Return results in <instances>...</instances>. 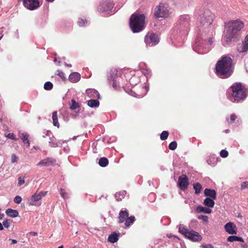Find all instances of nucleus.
I'll use <instances>...</instances> for the list:
<instances>
[{
    "mask_svg": "<svg viewBox=\"0 0 248 248\" xmlns=\"http://www.w3.org/2000/svg\"><path fill=\"white\" fill-rule=\"evenodd\" d=\"M244 23L240 19L232 20L227 25L225 40L228 43L237 41L240 37V31L244 28Z\"/></svg>",
    "mask_w": 248,
    "mask_h": 248,
    "instance_id": "nucleus-1",
    "label": "nucleus"
},
{
    "mask_svg": "<svg viewBox=\"0 0 248 248\" xmlns=\"http://www.w3.org/2000/svg\"><path fill=\"white\" fill-rule=\"evenodd\" d=\"M216 73L221 78H227L232 72V60L230 57H224L218 61L216 66Z\"/></svg>",
    "mask_w": 248,
    "mask_h": 248,
    "instance_id": "nucleus-2",
    "label": "nucleus"
},
{
    "mask_svg": "<svg viewBox=\"0 0 248 248\" xmlns=\"http://www.w3.org/2000/svg\"><path fill=\"white\" fill-rule=\"evenodd\" d=\"M145 16L143 15L133 14L130 19V27L133 32H139L144 28Z\"/></svg>",
    "mask_w": 248,
    "mask_h": 248,
    "instance_id": "nucleus-3",
    "label": "nucleus"
},
{
    "mask_svg": "<svg viewBox=\"0 0 248 248\" xmlns=\"http://www.w3.org/2000/svg\"><path fill=\"white\" fill-rule=\"evenodd\" d=\"M231 88L232 91V96L235 101L242 100L247 96V89L241 83L233 84Z\"/></svg>",
    "mask_w": 248,
    "mask_h": 248,
    "instance_id": "nucleus-4",
    "label": "nucleus"
},
{
    "mask_svg": "<svg viewBox=\"0 0 248 248\" xmlns=\"http://www.w3.org/2000/svg\"><path fill=\"white\" fill-rule=\"evenodd\" d=\"M215 18L214 13L210 10L205 8L202 12V26L204 30L211 27Z\"/></svg>",
    "mask_w": 248,
    "mask_h": 248,
    "instance_id": "nucleus-5",
    "label": "nucleus"
},
{
    "mask_svg": "<svg viewBox=\"0 0 248 248\" xmlns=\"http://www.w3.org/2000/svg\"><path fill=\"white\" fill-rule=\"evenodd\" d=\"M179 232L181 234H184L186 237L194 242L201 241L202 239L201 235L197 232L194 231H189L185 227H180Z\"/></svg>",
    "mask_w": 248,
    "mask_h": 248,
    "instance_id": "nucleus-6",
    "label": "nucleus"
},
{
    "mask_svg": "<svg viewBox=\"0 0 248 248\" xmlns=\"http://www.w3.org/2000/svg\"><path fill=\"white\" fill-rule=\"evenodd\" d=\"M168 6L163 3H160L155 10L154 15L156 18L167 17L169 16V11Z\"/></svg>",
    "mask_w": 248,
    "mask_h": 248,
    "instance_id": "nucleus-7",
    "label": "nucleus"
},
{
    "mask_svg": "<svg viewBox=\"0 0 248 248\" xmlns=\"http://www.w3.org/2000/svg\"><path fill=\"white\" fill-rule=\"evenodd\" d=\"M144 41L147 46H153L158 44L159 39L158 36L155 33L149 32L145 36Z\"/></svg>",
    "mask_w": 248,
    "mask_h": 248,
    "instance_id": "nucleus-8",
    "label": "nucleus"
},
{
    "mask_svg": "<svg viewBox=\"0 0 248 248\" xmlns=\"http://www.w3.org/2000/svg\"><path fill=\"white\" fill-rule=\"evenodd\" d=\"M23 4L30 10H34L40 6L38 0H23Z\"/></svg>",
    "mask_w": 248,
    "mask_h": 248,
    "instance_id": "nucleus-9",
    "label": "nucleus"
},
{
    "mask_svg": "<svg viewBox=\"0 0 248 248\" xmlns=\"http://www.w3.org/2000/svg\"><path fill=\"white\" fill-rule=\"evenodd\" d=\"M178 185L181 190H185L189 185L188 178L185 174H182L178 178Z\"/></svg>",
    "mask_w": 248,
    "mask_h": 248,
    "instance_id": "nucleus-10",
    "label": "nucleus"
},
{
    "mask_svg": "<svg viewBox=\"0 0 248 248\" xmlns=\"http://www.w3.org/2000/svg\"><path fill=\"white\" fill-rule=\"evenodd\" d=\"M56 164V160L53 157H47L45 159L41 160L37 166L41 167H48L54 166Z\"/></svg>",
    "mask_w": 248,
    "mask_h": 248,
    "instance_id": "nucleus-11",
    "label": "nucleus"
},
{
    "mask_svg": "<svg viewBox=\"0 0 248 248\" xmlns=\"http://www.w3.org/2000/svg\"><path fill=\"white\" fill-rule=\"evenodd\" d=\"M113 4L109 0H103L99 5L98 9L103 12L111 10Z\"/></svg>",
    "mask_w": 248,
    "mask_h": 248,
    "instance_id": "nucleus-12",
    "label": "nucleus"
},
{
    "mask_svg": "<svg viewBox=\"0 0 248 248\" xmlns=\"http://www.w3.org/2000/svg\"><path fill=\"white\" fill-rule=\"evenodd\" d=\"M47 192H40L39 193H35L34 195L32 196L31 198V201L29 202L30 205H36V204L35 203L36 202L41 200L44 197L46 196Z\"/></svg>",
    "mask_w": 248,
    "mask_h": 248,
    "instance_id": "nucleus-13",
    "label": "nucleus"
},
{
    "mask_svg": "<svg viewBox=\"0 0 248 248\" xmlns=\"http://www.w3.org/2000/svg\"><path fill=\"white\" fill-rule=\"evenodd\" d=\"M237 49L240 53L246 52L248 51V34L246 36L242 43L238 45Z\"/></svg>",
    "mask_w": 248,
    "mask_h": 248,
    "instance_id": "nucleus-14",
    "label": "nucleus"
},
{
    "mask_svg": "<svg viewBox=\"0 0 248 248\" xmlns=\"http://www.w3.org/2000/svg\"><path fill=\"white\" fill-rule=\"evenodd\" d=\"M224 229L230 234H236L237 233V228L236 225L232 222L227 223L224 225Z\"/></svg>",
    "mask_w": 248,
    "mask_h": 248,
    "instance_id": "nucleus-15",
    "label": "nucleus"
},
{
    "mask_svg": "<svg viewBox=\"0 0 248 248\" xmlns=\"http://www.w3.org/2000/svg\"><path fill=\"white\" fill-rule=\"evenodd\" d=\"M190 17L188 15H185L180 16L179 24L182 27L187 28L189 24Z\"/></svg>",
    "mask_w": 248,
    "mask_h": 248,
    "instance_id": "nucleus-16",
    "label": "nucleus"
},
{
    "mask_svg": "<svg viewBox=\"0 0 248 248\" xmlns=\"http://www.w3.org/2000/svg\"><path fill=\"white\" fill-rule=\"evenodd\" d=\"M203 193H204L205 196L206 197V198H212L213 199H216V192L215 190L206 188L203 191Z\"/></svg>",
    "mask_w": 248,
    "mask_h": 248,
    "instance_id": "nucleus-17",
    "label": "nucleus"
},
{
    "mask_svg": "<svg viewBox=\"0 0 248 248\" xmlns=\"http://www.w3.org/2000/svg\"><path fill=\"white\" fill-rule=\"evenodd\" d=\"M18 137L20 138L21 140L23 142H24V144H27V147L30 146V141H29V140L28 139L29 137V135L24 132H22L21 131H19L18 134Z\"/></svg>",
    "mask_w": 248,
    "mask_h": 248,
    "instance_id": "nucleus-18",
    "label": "nucleus"
},
{
    "mask_svg": "<svg viewBox=\"0 0 248 248\" xmlns=\"http://www.w3.org/2000/svg\"><path fill=\"white\" fill-rule=\"evenodd\" d=\"M80 79V75L78 73L73 72L69 76V80L72 83H76Z\"/></svg>",
    "mask_w": 248,
    "mask_h": 248,
    "instance_id": "nucleus-19",
    "label": "nucleus"
},
{
    "mask_svg": "<svg viewBox=\"0 0 248 248\" xmlns=\"http://www.w3.org/2000/svg\"><path fill=\"white\" fill-rule=\"evenodd\" d=\"M118 73V70L115 68H112L108 75L107 76L108 80L111 81V80L115 79Z\"/></svg>",
    "mask_w": 248,
    "mask_h": 248,
    "instance_id": "nucleus-20",
    "label": "nucleus"
},
{
    "mask_svg": "<svg viewBox=\"0 0 248 248\" xmlns=\"http://www.w3.org/2000/svg\"><path fill=\"white\" fill-rule=\"evenodd\" d=\"M128 217V214L126 210L124 211H121L120 212H119V223H123L124 222L125 220L127 219V218Z\"/></svg>",
    "mask_w": 248,
    "mask_h": 248,
    "instance_id": "nucleus-21",
    "label": "nucleus"
},
{
    "mask_svg": "<svg viewBox=\"0 0 248 248\" xmlns=\"http://www.w3.org/2000/svg\"><path fill=\"white\" fill-rule=\"evenodd\" d=\"M193 50L198 53L201 54L202 51V46L200 39L197 38L193 46Z\"/></svg>",
    "mask_w": 248,
    "mask_h": 248,
    "instance_id": "nucleus-22",
    "label": "nucleus"
},
{
    "mask_svg": "<svg viewBox=\"0 0 248 248\" xmlns=\"http://www.w3.org/2000/svg\"><path fill=\"white\" fill-rule=\"evenodd\" d=\"M86 93L89 97L99 98V93L94 89H88L86 90Z\"/></svg>",
    "mask_w": 248,
    "mask_h": 248,
    "instance_id": "nucleus-23",
    "label": "nucleus"
},
{
    "mask_svg": "<svg viewBox=\"0 0 248 248\" xmlns=\"http://www.w3.org/2000/svg\"><path fill=\"white\" fill-rule=\"evenodd\" d=\"M5 214L8 216L12 217H16L18 216V212L17 211L12 208H8L6 209L5 211Z\"/></svg>",
    "mask_w": 248,
    "mask_h": 248,
    "instance_id": "nucleus-24",
    "label": "nucleus"
},
{
    "mask_svg": "<svg viewBox=\"0 0 248 248\" xmlns=\"http://www.w3.org/2000/svg\"><path fill=\"white\" fill-rule=\"evenodd\" d=\"M215 200L211 198H206L203 200V204L207 207H214L215 204L214 201Z\"/></svg>",
    "mask_w": 248,
    "mask_h": 248,
    "instance_id": "nucleus-25",
    "label": "nucleus"
},
{
    "mask_svg": "<svg viewBox=\"0 0 248 248\" xmlns=\"http://www.w3.org/2000/svg\"><path fill=\"white\" fill-rule=\"evenodd\" d=\"M135 221V217L134 216H130L128 217L126 220L124 221V225L123 227L124 228H126L130 226L131 224H133Z\"/></svg>",
    "mask_w": 248,
    "mask_h": 248,
    "instance_id": "nucleus-26",
    "label": "nucleus"
},
{
    "mask_svg": "<svg viewBox=\"0 0 248 248\" xmlns=\"http://www.w3.org/2000/svg\"><path fill=\"white\" fill-rule=\"evenodd\" d=\"M119 234L113 232L109 235L108 237V241L110 243H116L118 240Z\"/></svg>",
    "mask_w": 248,
    "mask_h": 248,
    "instance_id": "nucleus-27",
    "label": "nucleus"
},
{
    "mask_svg": "<svg viewBox=\"0 0 248 248\" xmlns=\"http://www.w3.org/2000/svg\"><path fill=\"white\" fill-rule=\"evenodd\" d=\"M227 241L230 242L238 241L240 242H243V238L235 235H231L228 237Z\"/></svg>",
    "mask_w": 248,
    "mask_h": 248,
    "instance_id": "nucleus-28",
    "label": "nucleus"
},
{
    "mask_svg": "<svg viewBox=\"0 0 248 248\" xmlns=\"http://www.w3.org/2000/svg\"><path fill=\"white\" fill-rule=\"evenodd\" d=\"M208 164L214 166L217 163V158L214 156H210L207 160Z\"/></svg>",
    "mask_w": 248,
    "mask_h": 248,
    "instance_id": "nucleus-29",
    "label": "nucleus"
},
{
    "mask_svg": "<svg viewBox=\"0 0 248 248\" xmlns=\"http://www.w3.org/2000/svg\"><path fill=\"white\" fill-rule=\"evenodd\" d=\"M98 164L101 167H105L108 164V160L105 157H102L98 160Z\"/></svg>",
    "mask_w": 248,
    "mask_h": 248,
    "instance_id": "nucleus-30",
    "label": "nucleus"
},
{
    "mask_svg": "<svg viewBox=\"0 0 248 248\" xmlns=\"http://www.w3.org/2000/svg\"><path fill=\"white\" fill-rule=\"evenodd\" d=\"M88 105L91 107H97L99 105V102L96 99H91L88 101Z\"/></svg>",
    "mask_w": 248,
    "mask_h": 248,
    "instance_id": "nucleus-31",
    "label": "nucleus"
},
{
    "mask_svg": "<svg viewBox=\"0 0 248 248\" xmlns=\"http://www.w3.org/2000/svg\"><path fill=\"white\" fill-rule=\"evenodd\" d=\"M70 105V108L72 110H75L77 108H78L80 107L79 103L77 102L74 99L71 100Z\"/></svg>",
    "mask_w": 248,
    "mask_h": 248,
    "instance_id": "nucleus-32",
    "label": "nucleus"
},
{
    "mask_svg": "<svg viewBox=\"0 0 248 248\" xmlns=\"http://www.w3.org/2000/svg\"><path fill=\"white\" fill-rule=\"evenodd\" d=\"M194 189L195 190V193L196 194H199L200 193V190L202 189V186L200 184L197 183L196 185H194Z\"/></svg>",
    "mask_w": 248,
    "mask_h": 248,
    "instance_id": "nucleus-33",
    "label": "nucleus"
},
{
    "mask_svg": "<svg viewBox=\"0 0 248 248\" xmlns=\"http://www.w3.org/2000/svg\"><path fill=\"white\" fill-rule=\"evenodd\" d=\"M52 118L53 120V124H59L57 111H54L52 113Z\"/></svg>",
    "mask_w": 248,
    "mask_h": 248,
    "instance_id": "nucleus-34",
    "label": "nucleus"
},
{
    "mask_svg": "<svg viewBox=\"0 0 248 248\" xmlns=\"http://www.w3.org/2000/svg\"><path fill=\"white\" fill-rule=\"evenodd\" d=\"M169 136V132L168 131H163L160 134V139L162 140H164L167 139Z\"/></svg>",
    "mask_w": 248,
    "mask_h": 248,
    "instance_id": "nucleus-35",
    "label": "nucleus"
},
{
    "mask_svg": "<svg viewBox=\"0 0 248 248\" xmlns=\"http://www.w3.org/2000/svg\"><path fill=\"white\" fill-rule=\"evenodd\" d=\"M44 89L46 90H50L53 88V84L49 81L46 82L44 84Z\"/></svg>",
    "mask_w": 248,
    "mask_h": 248,
    "instance_id": "nucleus-36",
    "label": "nucleus"
},
{
    "mask_svg": "<svg viewBox=\"0 0 248 248\" xmlns=\"http://www.w3.org/2000/svg\"><path fill=\"white\" fill-rule=\"evenodd\" d=\"M60 195L63 199H66L68 198V193L65 192V190L63 188H60Z\"/></svg>",
    "mask_w": 248,
    "mask_h": 248,
    "instance_id": "nucleus-37",
    "label": "nucleus"
},
{
    "mask_svg": "<svg viewBox=\"0 0 248 248\" xmlns=\"http://www.w3.org/2000/svg\"><path fill=\"white\" fill-rule=\"evenodd\" d=\"M177 142L176 141H172L169 145V148L170 150H174V149H176L177 148Z\"/></svg>",
    "mask_w": 248,
    "mask_h": 248,
    "instance_id": "nucleus-38",
    "label": "nucleus"
},
{
    "mask_svg": "<svg viewBox=\"0 0 248 248\" xmlns=\"http://www.w3.org/2000/svg\"><path fill=\"white\" fill-rule=\"evenodd\" d=\"M212 207H202V213L205 214H210L212 212V210L211 208Z\"/></svg>",
    "mask_w": 248,
    "mask_h": 248,
    "instance_id": "nucleus-39",
    "label": "nucleus"
},
{
    "mask_svg": "<svg viewBox=\"0 0 248 248\" xmlns=\"http://www.w3.org/2000/svg\"><path fill=\"white\" fill-rule=\"evenodd\" d=\"M5 137L9 138V139L13 140L15 141L17 140V139L16 138V136L15 135H14V133H9L7 135H5Z\"/></svg>",
    "mask_w": 248,
    "mask_h": 248,
    "instance_id": "nucleus-40",
    "label": "nucleus"
},
{
    "mask_svg": "<svg viewBox=\"0 0 248 248\" xmlns=\"http://www.w3.org/2000/svg\"><path fill=\"white\" fill-rule=\"evenodd\" d=\"M220 156L223 158L227 157L228 156V152L226 150L223 149L220 151Z\"/></svg>",
    "mask_w": 248,
    "mask_h": 248,
    "instance_id": "nucleus-41",
    "label": "nucleus"
},
{
    "mask_svg": "<svg viewBox=\"0 0 248 248\" xmlns=\"http://www.w3.org/2000/svg\"><path fill=\"white\" fill-rule=\"evenodd\" d=\"M237 118V116L234 114H232V115H231L230 116V120H228V123H235V120Z\"/></svg>",
    "mask_w": 248,
    "mask_h": 248,
    "instance_id": "nucleus-42",
    "label": "nucleus"
},
{
    "mask_svg": "<svg viewBox=\"0 0 248 248\" xmlns=\"http://www.w3.org/2000/svg\"><path fill=\"white\" fill-rule=\"evenodd\" d=\"M22 201V198L20 196H16L14 198V202L16 203V204H19Z\"/></svg>",
    "mask_w": 248,
    "mask_h": 248,
    "instance_id": "nucleus-43",
    "label": "nucleus"
},
{
    "mask_svg": "<svg viewBox=\"0 0 248 248\" xmlns=\"http://www.w3.org/2000/svg\"><path fill=\"white\" fill-rule=\"evenodd\" d=\"M247 188H248V182L246 181L241 184L240 187L241 190H243Z\"/></svg>",
    "mask_w": 248,
    "mask_h": 248,
    "instance_id": "nucleus-44",
    "label": "nucleus"
},
{
    "mask_svg": "<svg viewBox=\"0 0 248 248\" xmlns=\"http://www.w3.org/2000/svg\"><path fill=\"white\" fill-rule=\"evenodd\" d=\"M10 221L8 219H5L3 221V225L5 228H9L10 226Z\"/></svg>",
    "mask_w": 248,
    "mask_h": 248,
    "instance_id": "nucleus-45",
    "label": "nucleus"
},
{
    "mask_svg": "<svg viewBox=\"0 0 248 248\" xmlns=\"http://www.w3.org/2000/svg\"><path fill=\"white\" fill-rule=\"evenodd\" d=\"M58 75L62 79L64 80L65 79V77L64 76V74L63 72L61 71H58Z\"/></svg>",
    "mask_w": 248,
    "mask_h": 248,
    "instance_id": "nucleus-46",
    "label": "nucleus"
},
{
    "mask_svg": "<svg viewBox=\"0 0 248 248\" xmlns=\"http://www.w3.org/2000/svg\"><path fill=\"white\" fill-rule=\"evenodd\" d=\"M25 183V180L24 178L20 177L18 178V185L21 186Z\"/></svg>",
    "mask_w": 248,
    "mask_h": 248,
    "instance_id": "nucleus-47",
    "label": "nucleus"
},
{
    "mask_svg": "<svg viewBox=\"0 0 248 248\" xmlns=\"http://www.w3.org/2000/svg\"><path fill=\"white\" fill-rule=\"evenodd\" d=\"M17 156L16 155L13 154L12 155V162L13 163H16L17 161Z\"/></svg>",
    "mask_w": 248,
    "mask_h": 248,
    "instance_id": "nucleus-48",
    "label": "nucleus"
},
{
    "mask_svg": "<svg viewBox=\"0 0 248 248\" xmlns=\"http://www.w3.org/2000/svg\"><path fill=\"white\" fill-rule=\"evenodd\" d=\"M86 21V20H84L83 19H80L78 21V24L80 26H82L84 25L85 22Z\"/></svg>",
    "mask_w": 248,
    "mask_h": 248,
    "instance_id": "nucleus-49",
    "label": "nucleus"
},
{
    "mask_svg": "<svg viewBox=\"0 0 248 248\" xmlns=\"http://www.w3.org/2000/svg\"><path fill=\"white\" fill-rule=\"evenodd\" d=\"M195 212L197 213H202V205H199L196 208H195Z\"/></svg>",
    "mask_w": 248,
    "mask_h": 248,
    "instance_id": "nucleus-50",
    "label": "nucleus"
},
{
    "mask_svg": "<svg viewBox=\"0 0 248 248\" xmlns=\"http://www.w3.org/2000/svg\"><path fill=\"white\" fill-rule=\"evenodd\" d=\"M202 248H214V246H213L211 244H207L205 245H202Z\"/></svg>",
    "mask_w": 248,
    "mask_h": 248,
    "instance_id": "nucleus-51",
    "label": "nucleus"
},
{
    "mask_svg": "<svg viewBox=\"0 0 248 248\" xmlns=\"http://www.w3.org/2000/svg\"><path fill=\"white\" fill-rule=\"evenodd\" d=\"M202 221L205 222L206 223L208 222V217L202 216Z\"/></svg>",
    "mask_w": 248,
    "mask_h": 248,
    "instance_id": "nucleus-52",
    "label": "nucleus"
},
{
    "mask_svg": "<svg viewBox=\"0 0 248 248\" xmlns=\"http://www.w3.org/2000/svg\"><path fill=\"white\" fill-rule=\"evenodd\" d=\"M112 80V87L116 89L117 87V83L115 79Z\"/></svg>",
    "mask_w": 248,
    "mask_h": 248,
    "instance_id": "nucleus-53",
    "label": "nucleus"
},
{
    "mask_svg": "<svg viewBox=\"0 0 248 248\" xmlns=\"http://www.w3.org/2000/svg\"><path fill=\"white\" fill-rule=\"evenodd\" d=\"M49 146L51 147H55L57 146V144L53 142H49Z\"/></svg>",
    "mask_w": 248,
    "mask_h": 248,
    "instance_id": "nucleus-54",
    "label": "nucleus"
},
{
    "mask_svg": "<svg viewBox=\"0 0 248 248\" xmlns=\"http://www.w3.org/2000/svg\"><path fill=\"white\" fill-rule=\"evenodd\" d=\"M29 233H30V234L33 235H34V236H35V235H37V233L36 232H29Z\"/></svg>",
    "mask_w": 248,
    "mask_h": 248,
    "instance_id": "nucleus-55",
    "label": "nucleus"
},
{
    "mask_svg": "<svg viewBox=\"0 0 248 248\" xmlns=\"http://www.w3.org/2000/svg\"><path fill=\"white\" fill-rule=\"evenodd\" d=\"M212 39L211 38H210L208 41V44L209 45H211L212 44Z\"/></svg>",
    "mask_w": 248,
    "mask_h": 248,
    "instance_id": "nucleus-56",
    "label": "nucleus"
},
{
    "mask_svg": "<svg viewBox=\"0 0 248 248\" xmlns=\"http://www.w3.org/2000/svg\"><path fill=\"white\" fill-rule=\"evenodd\" d=\"M4 229L3 225L0 222V231H2Z\"/></svg>",
    "mask_w": 248,
    "mask_h": 248,
    "instance_id": "nucleus-57",
    "label": "nucleus"
},
{
    "mask_svg": "<svg viewBox=\"0 0 248 248\" xmlns=\"http://www.w3.org/2000/svg\"><path fill=\"white\" fill-rule=\"evenodd\" d=\"M17 243V241L16 239H12V244H14Z\"/></svg>",
    "mask_w": 248,
    "mask_h": 248,
    "instance_id": "nucleus-58",
    "label": "nucleus"
},
{
    "mask_svg": "<svg viewBox=\"0 0 248 248\" xmlns=\"http://www.w3.org/2000/svg\"><path fill=\"white\" fill-rule=\"evenodd\" d=\"M4 217V214H1L0 213V220L2 219Z\"/></svg>",
    "mask_w": 248,
    "mask_h": 248,
    "instance_id": "nucleus-59",
    "label": "nucleus"
},
{
    "mask_svg": "<svg viewBox=\"0 0 248 248\" xmlns=\"http://www.w3.org/2000/svg\"><path fill=\"white\" fill-rule=\"evenodd\" d=\"M46 0L49 2H53L55 0Z\"/></svg>",
    "mask_w": 248,
    "mask_h": 248,
    "instance_id": "nucleus-60",
    "label": "nucleus"
},
{
    "mask_svg": "<svg viewBox=\"0 0 248 248\" xmlns=\"http://www.w3.org/2000/svg\"><path fill=\"white\" fill-rule=\"evenodd\" d=\"M198 218L199 219H202V215L198 216Z\"/></svg>",
    "mask_w": 248,
    "mask_h": 248,
    "instance_id": "nucleus-61",
    "label": "nucleus"
},
{
    "mask_svg": "<svg viewBox=\"0 0 248 248\" xmlns=\"http://www.w3.org/2000/svg\"><path fill=\"white\" fill-rule=\"evenodd\" d=\"M3 123V119L2 118H0V123Z\"/></svg>",
    "mask_w": 248,
    "mask_h": 248,
    "instance_id": "nucleus-62",
    "label": "nucleus"
},
{
    "mask_svg": "<svg viewBox=\"0 0 248 248\" xmlns=\"http://www.w3.org/2000/svg\"><path fill=\"white\" fill-rule=\"evenodd\" d=\"M58 248H63V246L62 245L61 246H59Z\"/></svg>",
    "mask_w": 248,
    "mask_h": 248,
    "instance_id": "nucleus-63",
    "label": "nucleus"
},
{
    "mask_svg": "<svg viewBox=\"0 0 248 248\" xmlns=\"http://www.w3.org/2000/svg\"><path fill=\"white\" fill-rule=\"evenodd\" d=\"M55 126H57L58 128L59 127V125H55Z\"/></svg>",
    "mask_w": 248,
    "mask_h": 248,
    "instance_id": "nucleus-64",
    "label": "nucleus"
}]
</instances>
